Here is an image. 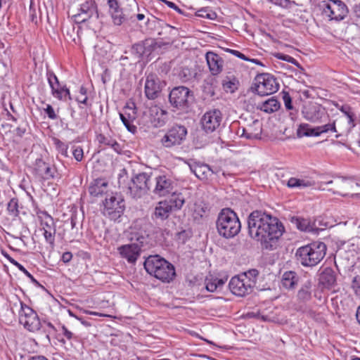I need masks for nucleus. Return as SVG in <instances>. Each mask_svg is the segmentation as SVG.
Listing matches in <instances>:
<instances>
[{
  "label": "nucleus",
  "instance_id": "nucleus-44",
  "mask_svg": "<svg viewBox=\"0 0 360 360\" xmlns=\"http://www.w3.org/2000/svg\"><path fill=\"white\" fill-rule=\"evenodd\" d=\"M269 1L271 2L272 4L280 6L283 8H291L292 5L294 4V1H292L290 0H268Z\"/></svg>",
  "mask_w": 360,
  "mask_h": 360
},
{
  "label": "nucleus",
  "instance_id": "nucleus-50",
  "mask_svg": "<svg viewBox=\"0 0 360 360\" xmlns=\"http://www.w3.org/2000/svg\"><path fill=\"white\" fill-rule=\"evenodd\" d=\"M44 110L46 113L49 118L51 120H56L57 118V115L53 107L50 104H47L46 107L44 109Z\"/></svg>",
  "mask_w": 360,
  "mask_h": 360
},
{
  "label": "nucleus",
  "instance_id": "nucleus-60",
  "mask_svg": "<svg viewBox=\"0 0 360 360\" xmlns=\"http://www.w3.org/2000/svg\"><path fill=\"white\" fill-rule=\"evenodd\" d=\"M162 1L168 7H169L178 12L181 11L180 8L174 2L169 1L167 0H162Z\"/></svg>",
  "mask_w": 360,
  "mask_h": 360
},
{
  "label": "nucleus",
  "instance_id": "nucleus-64",
  "mask_svg": "<svg viewBox=\"0 0 360 360\" xmlns=\"http://www.w3.org/2000/svg\"><path fill=\"white\" fill-rule=\"evenodd\" d=\"M30 360H48V359L44 356H32Z\"/></svg>",
  "mask_w": 360,
  "mask_h": 360
},
{
  "label": "nucleus",
  "instance_id": "nucleus-41",
  "mask_svg": "<svg viewBox=\"0 0 360 360\" xmlns=\"http://www.w3.org/2000/svg\"><path fill=\"white\" fill-rule=\"evenodd\" d=\"M241 275L245 276V278L248 280H250V281H252V283H253V288L255 287L257 282V278L259 275V271L257 269H250Z\"/></svg>",
  "mask_w": 360,
  "mask_h": 360
},
{
  "label": "nucleus",
  "instance_id": "nucleus-15",
  "mask_svg": "<svg viewBox=\"0 0 360 360\" xmlns=\"http://www.w3.org/2000/svg\"><path fill=\"white\" fill-rule=\"evenodd\" d=\"M46 78L51 90V95L54 98L60 101H66L68 97L70 99L71 98L70 90L65 85H63L59 82L57 76L53 71L47 70Z\"/></svg>",
  "mask_w": 360,
  "mask_h": 360
},
{
  "label": "nucleus",
  "instance_id": "nucleus-43",
  "mask_svg": "<svg viewBox=\"0 0 360 360\" xmlns=\"http://www.w3.org/2000/svg\"><path fill=\"white\" fill-rule=\"evenodd\" d=\"M318 129H320L321 134L323 133H328V131H337L335 121H333L332 123H328L322 126H319Z\"/></svg>",
  "mask_w": 360,
  "mask_h": 360
},
{
  "label": "nucleus",
  "instance_id": "nucleus-31",
  "mask_svg": "<svg viewBox=\"0 0 360 360\" xmlns=\"http://www.w3.org/2000/svg\"><path fill=\"white\" fill-rule=\"evenodd\" d=\"M108 184L102 179H96L92 182L89 188L91 195L98 196L105 193Z\"/></svg>",
  "mask_w": 360,
  "mask_h": 360
},
{
  "label": "nucleus",
  "instance_id": "nucleus-49",
  "mask_svg": "<svg viewBox=\"0 0 360 360\" xmlns=\"http://www.w3.org/2000/svg\"><path fill=\"white\" fill-rule=\"evenodd\" d=\"M39 163L41 164V166L44 167V173L42 174L44 177L46 179H49L50 177L53 178V174L50 167L41 160H39Z\"/></svg>",
  "mask_w": 360,
  "mask_h": 360
},
{
  "label": "nucleus",
  "instance_id": "nucleus-48",
  "mask_svg": "<svg viewBox=\"0 0 360 360\" xmlns=\"http://www.w3.org/2000/svg\"><path fill=\"white\" fill-rule=\"evenodd\" d=\"M72 155L77 161H78V162L82 161L83 159V155H84L82 148L79 146L74 148L73 151H72Z\"/></svg>",
  "mask_w": 360,
  "mask_h": 360
},
{
  "label": "nucleus",
  "instance_id": "nucleus-20",
  "mask_svg": "<svg viewBox=\"0 0 360 360\" xmlns=\"http://www.w3.org/2000/svg\"><path fill=\"white\" fill-rule=\"evenodd\" d=\"M222 120V115L219 110L214 109L207 111L201 118L202 129L207 133L213 132L219 126Z\"/></svg>",
  "mask_w": 360,
  "mask_h": 360
},
{
  "label": "nucleus",
  "instance_id": "nucleus-11",
  "mask_svg": "<svg viewBox=\"0 0 360 360\" xmlns=\"http://www.w3.org/2000/svg\"><path fill=\"white\" fill-rule=\"evenodd\" d=\"M124 200L120 195H111L107 197L103 203V213L110 219L115 220L123 213Z\"/></svg>",
  "mask_w": 360,
  "mask_h": 360
},
{
  "label": "nucleus",
  "instance_id": "nucleus-5",
  "mask_svg": "<svg viewBox=\"0 0 360 360\" xmlns=\"http://www.w3.org/2000/svg\"><path fill=\"white\" fill-rule=\"evenodd\" d=\"M326 252V245L321 242H316L299 248L296 257L302 266H314L323 259Z\"/></svg>",
  "mask_w": 360,
  "mask_h": 360
},
{
  "label": "nucleus",
  "instance_id": "nucleus-21",
  "mask_svg": "<svg viewBox=\"0 0 360 360\" xmlns=\"http://www.w3.org/2000/svg\"><path fill=\"white\" fill-rule=\"evenodd\" d=\"M136 110L134 103L127 104L123 111L120 112V119L127 130L133 134L136 131V127L133 124L136 119Z\"/></svg>",
  "mask_w": 360,
  "mask_h": 360
},
{
  "label": "nucleus",
  "instance_id": "nucleus-17",
  "mask_svg": "<svg viewBox=\"0 0 360 360\" xmlns=\"http://www.w3.org/2000/svg\"><path fill=\"white\" fill-rule=\"evenodd\" d=\"M109 13L114 25H120L127 20H134V13H128L127 8H121L117 0H108Z\"/></svg>",
  "mask_w": 360,
  "mask_h": 360
},
{
  "label": "nucleus",
  "instance_id": "nucleus-56",
  "mask_svg": "<svg viewBox=\"0 0 360 360\" xmlns=\"http://www.w3.org/2000/svg\"><path fill=\"white\" fill-rule=\"evenodd\" d=\"M127 172H126V170L125 169H122L120 172V174H119V177H118V181H119V184H120V186H124V181H125V179H127Z\"/></svg>",
  "mask_w": 360,
  "mask_h": 360
},
{
  "label": "nucleus",
  "instance_id": "nucleus-7",
  "mask_svg": "<svg viewBox=\"0 0 360 360\" xmlns=\"http://www.w3.org/2000/svg\"><path fill=\"white\" fill-rule=\"evenodd\" d=\"M323 13L330 20L341 21L347 16L349 10L341 0H328L323 2Z\"/></svg>",
  "mask_w": 360,
  "mask_h": 360
},
{
  "label": "nucleus",
  "instance_id": "nucleus-13",
  "mask_svg": "<svg viewBox=\"0 0 360 360\" xmlns=\"http://www.w3.org/2000/svg\"><path fill=\"white\" fill-rule=\"evenodd\" d=\"M76 23L86 22L98 18L97 5L95 1L90 0L82 4L78 13L72 15Z\"/></svg>",
  "mask_w": 360,
  "mask_h": 360
},
{
  "label": "nucleus",
  "instance_id": "nucleus-37",
  "mask_svg": "<svg viewBox=\"0 0 360 360\" xmlns=\"http://www.w3.org/2000/svg\"><path fill=\"white\" fill-rule=\"evenodd\" d=\"M300 128L304 131L303 135L306 136H319L321 135L320 129H318V127L311 128L307 124L300 125Z\"/></svg>",
  "mask_w": 360,
  "mask_h": 360
},
{
  "label": "nucleus",
  "instance_id": "nucleus-26",
  "mask_svg": "<svg viewBox=\"0 0 360 360\" xmlns=\"http://www.w3.org/2000/svg\"><path fill=\"white\" fill-rule=\"evenodd\" d=\"M243 133L248 139H259L262 134V124L258 120L243 128Z\"/></svg>",
  "mask_w": 360,
  "mask_h": 360
},
{
  "label": "nucleus",
  "instance_id": "nucleus-33",
  "mask_svg": "<svg viewBox=\"0 0 360 360\" xmlns=\"http://www.w3.org/2000/svg\"><path fill=\"white\" fill-rule=\"evenodd\" d=\"M172 195L169 200L167 202H169V204L172 207V210H179L181 208L183 205L184 204L185 200L181 193H176L172 191Z\"/></svg>",
  "mask_w": 360,
  "mask_h": 360
},
{
  "label": "nucleus",
  "instance_id": "nucleus-14",
  "mask_svg": "<svg viewBox=\"0 0 360 360\" xmlns=\"http://www.w3.org/2000/svg\"><path fill=\"white\" fill-rule=\"evenodd\" d=\"M150 176L148 173L142 172L136 174L131 179L128 186L131 194L134 198H140L150 189Z\"/></svg>",
  "mask_w": 360,
  "mask_h": 360
},
{
  "label": "nucleus",
  "instance_id": "nucleus-62",
  "mask_svg": "<svg viewBox=\"0 0 360 360\" xmlns=\"http://www.w3.org/2000/svg\"><path fill=\"white\" fill-rule=\"evenodd\" d=\"M216 280V283L217 285L218 288L221 289L224 285L226 279L214 278Z\"/></svg>",
  "mask_w": 360,
  "mask_h": 360
},
{
  "label": "nucleus",
  "instance_id": "nucleus-9",
  "mask_svg": "<svg viewBox=\"0 0 360 360\" xmlns=\"http://www.w3.org/2000/svg\"><path fill=\"white\" fill-rule=\"evenodd\" d=\"M304 118L312 123L319 124L328 119L329 115L324 107L317 103L309 102L302 110Z\"/></svg>",
  "mask_w": 360,
  "mask_h": 360
},
{
  "label": "nucleus",
  "instance_id": "nucleus-61",
  "mask_svg": "<svg viewBox=\"0 0 360 360\" xmlns=\"http://www.w3.org/2000/svg\"><path fill=\"white\" fill-rule=\"evenodd\" d=\"M76 100L79 103L87 105L88 97L86 95H79Z\"/></svg>",
  "mask_w": 360,
  "mask_h": 360
},
{
  "label": "nucleus",
  "instance_id": "nucleus-51",
  "mask_svg": "<svg viewBox=\"0 0 360 360\" xmlns=\"http://www.w3.org/2000/svg\"><path fill=\"white\" fill-rule=\"evenodd\" d=\"M283 100L284 102L285 107L288 110H292V99L291 97L288 94H285L283 96Z\"/></svg>",
  "mask_w": 360,
  "mask_h": 360
},
{
  "label": "nucleus",
  "instance_id": "nucleus-12",
  "mask_svg": "<svg viewBox=\"0 0 360 360\" xmlns=\"http://www.w3.org/2000/svg\"><path fill=\"white\" fill-rule=\"evenodd\" d=\"M155 186L153 193L158 196H165L171 193L176 186L172 174L160 173L155 177Z\"/></svg>",
  "mask_w": 360,
  "mask_h": 360
},
{
  "label": "nucleus",
  "instance_id": "nucleus-36",
  "mask_svg": "<svg viewBox=\"0 0 360 360\" xmlns=\"http://www.w3.org/2000/svg\"><path fill=\"white\" fill-rule=\"evenodd\" d=\"M295 223L297 229L301 231H311L313 230L312 225L309 219L297 218L296 219Z\"/></svg>",
  "mask_w": 360,
  "mask_h": 360
},
{
  "label": "nucleus",
  "instance_id": "nucleus-57",
  "mask_svg": "<svg viewBox=\"0 0 360 360\" xmlns=\"http://www.w3.org/2000/svg\"><path fill=\"white\" fill-rule=\"evenodd\" d=\"M347 117L348 119L349 129H351L355 127V115L354 112H351Z\"/></svg>",
  "mask_w": 360,
  "mask_h": 360
},
{
  "label": "nucleus",
  "instance_id": "nucleus-53",
  "mask_svg": "<svg viewBox=\"0 0 360 360\" xmlns=\"http://www.w3.org/2000/svg\"><path fill=\"white\" fill-rule=\"evenodd\" d=\"M20 271H22L26 276L30 278L32 281L37 282L33 276L22 265L19 263V265L16 266Z\"/></svg>",
  "mask_w": 360,
  "mask_h": 360
},
{
  "label": "nucleus",
  "instance_id": "nucleus-18",
  "mask_svg": "<svg viewBox=\"0 0 360 360\" xmlns=\"http://www.w3.org/2000/svg\"><path fill=\"white\" fill-rule=\"evenodd\" d=\"M192 95L188 88L180 86L174 87L170 92L169 99L171 105L177 109L188 106V99Z\"/></svg>",
  "mask_w": 360,
  "mask_h": 360
},
{
  "label": "nucleus",
  "instance_id": "nucleus-27",
  "mask_svg": "<svg viewBox=\"0 0 360 360\" xmlns=\"http://www.w3.org/2000/svg\"><path fill=\"white\" fill-rule=\"evenodd\" d=\"M191 172L200 179H207L213 172L207 165L194 164L189 165Z\"/></svg>",
  "mask_w": 360,
  "mask_h": 360
},
{
  "label": "nucleus",
  "instance_id": "nucleus-40",
  "mask_svg": "<svg viewBox=\"0 0 360 360\" xmlns=\"http://www.w3.org/2000/svg\"><path fill=\"white\" fill-rule=\"evenodd\" d=\"M18 200L15 198H12L7 207V210L8 213L14 217L17 216L18 214Z\"/></svg>",
  "mask_w": 360,
  "mask_h": 360
},
{
  "label": "nucleus",
  "instance_id": "nucleus-32",
  "mask_svg": "<svg viewBox=\"0 0 360 360\" xmlns=\"http://www.w3.org/2000/svg\"><path fill=\"white\" fill-rule=\"evenodd\" d=\"M257 109H259L266 113H272L277 111L280 108V103L277 99L274 98H269L264 102H262L257 105Z\"/></svg>",
  "mask_w": 360,
  "mask_h": 360
},
{
  "label": "nucleus",
  "instance_id": "nucleus-10",
  "mask_svg": "<svg viewBox=\"0 0 360 360\" xmlns=\"http://www.w3.org/2000/svg\"><path fill=\"white\" fill-rule=\"evenodd\" d=\"M255 91L262 96H267L276 93L279 88L276 79L269 74H261L255 77Z\"/></svg>",
  "mask_w": 360,
  "mask_h": 360
},
{
  "label": "nucleus",
  "instance_id": "nucleus-58",
  "mask_svg": "<svg viewBox=\"0 0 360 360\" xmlns=\"http://www.w3.org/2000/svg\"><path fill=\"white\" fill-rule=\"evenodd\" d=\"M72 258V254L70 252H65L63 254L61 260L64 263L69 262Z\"/></svg>",
  "mask_w": 360,
  "mask_h": 360
},
{
  "label": "nucleus",
  "instance_id": "nucleus-1",
  "mask_svg": "<svg viewBox=\"0 0 360 360\" xmlns=\"http://www.w3.org/2000/svg\"><path fill=\"white\" fill-rule=\"evenodd\" d=\"M248 233L251 238L264 244L266 248L277 241L285 229L279 219L262 211L252 212L248 220Z\"/></svg>",
  "mask_w": 360,
  "mask_h": 360
},
{
  "label": "nucleus",
  "instance_id": "nucleus-6",
  "mask_svg": "<svg viewBox=\"0 0 360 360\" xmlns=\"http://www.w3.org/2000/svg\"><path fill=\"white\" fill-rule=\"evenodd\" d=\"M18 311L19 323L30 332H37L41 328V321L37 313L27 304L20 302Z\"/></svg>",
  "mask_w": 360,
  "mask_h": 360
},
{
  "label": "nucleus",
  "instance_id": "nucleus-38",
  "mask_svg": "<svg viewBox=\"0 0 360 360\" xmlns=\"http://www.w3.org/2000/svg\"><path fill=\"white\" fill-rule=\"evenodd\" d=\"M43 231V235L46 243H48L51 246V248H53L55 244L56 229H46L44 227V230Z\"/></svg>",
  "mask_w": 360,
  "mask_h": 360
},
{
  "label": "nucleus",
  "instance_id": "nucleus-22",
  "mask_svg": "<svg viewBox=\"0 0 360 360\" xmlns=\"http://www.w3.org/2000/svg\"><path fill=\"white\" fill-rule=\"evenodd\" d=\"M165 84L156 76L148 75L145 83V94L148 99L153 100L158 97Z\"/></svg>",
  "mask_w": 360,
  "mask_h": 360
},
{
  "label": "nucleus",
  "instance_id": "nucleus-54",
  "mask_svg": "<svg viewBox=\"0 0 360 360\" xmlns=\"http://www.w3.org/2000/svg\"><path fill=\"white\" fill-rule=\"evenodd\" d=\"M61 331L63 335L68 340H70L74 338V334L70 331L65 326H61Z\"/></svg>",
  "mask_w": 360,
  "mask_h": 360
},
{
  "label": "nucleus",
  "instance_id": "nucleus-52",
  "mask_svg": "<svg viewBox=\"0 0 360 360\" xmlns=\"http://www.w3.org/2000/svg\"><path fill=\"white\" fill-rule=\"evenodd\" d=\"M226 51L231 53V54L236 56V57H238L242 60H249V58H247L243 53H240V51H238L237 50L226 49Z\"/></svg>",
  "mask_w": 360,
  "mask_h": 360
},
{
  "label": "nucleus",
  "instance_id": "nucleus-59",
  "mask_svg": "<svg viewBox=\"0 0 360 360\" xmlns=\"http://www.w3.org/2000/svg\"><path fill=\"white\" fill-rule=\"evenodd\" d=\"M129 7H130L129 9L127 8L128 13H134L135 14L136 11H137L139 10V6L136 2H132V4H130Z\"/></svg>",
  "mask_w": 360,
  "mask_h": 360
},
{
  "label": "nucleus",
  "instance_id": "nucleus-47",
  "mask_svg": "<svg viewBox=\"0 0 360 360\" xmlns=\"http://www.w3.org/2000/svg\"><path fill=\"white\" fill-rule=\"evenodd\" d=\"M352 288L355 294L360 296V276H355L352 282Z\"/></svg>",
  "mask_w": 360,
  "mask_h": 360
},
{
  "label": "nucleus",
  "instance_id": "nucleus-25",
  "mask_svg": "<svg viewBox=\"0 0 360 360\" xmlns=\"http://www.w3.org/2000/svg\"><path fill=\"white\" fill-rule=\"evenodd\" d=\"M150 121L154 127H161L167 122V112L158 105H153L149 108Z\"/></svg>",
  "mask_w": 360,
  "mask_h": 360
},
{
  "label": "nucleus",
  "instance_id": "nucleus-30",
  "mask_svg": "<svg viewBox=\"0 0 360 360\" xmlns=\"http://www.w3.org/2000/svg\"><path fill=\"white\" fill-rule=\"evenodd\" d=\"M169 202L167 200L160 201L155 209V215L161 219H167L172 211Z\"/></svg>",
  "mask_w": 360,
  "mask_h": 360
},
{
  "label": "nucleus",
  "instance_id": "nucleus-24",
  "mask_svg": "<svg viewBox=\"0 0 360 360\" xmlns=\"http://www.w3.org/2000/svg\"><path fill=\"white\" fill-rule=\"evenodd\" d=\"M337 285L335 271L330 268L324 269L319 276V286L323 290H333Z\"/></svg>",
  "mask_w": 360,
  "mask_h": 360
},
{
  "label": "nucleus",
  "instance_id": "nucleus-42",
  "mask_svg": "<svg viewBox=\"0 0 360 360\" xmlns=\"http://www.w3.org/2000/svg\"><path fill=\"white\" fill-rule=\"evenodd\" d=\"M55 145L58 150L60 151V153L64 155L65 157L68 156V146L60 141L59 139H55L54 140Z\"/></svg>",
  "mask_w": 360,
  "mask_h": 360
},
{
  "label": "nucleus",
  "instance_id": "nucleus-34",
  "mask_svg": "<svg viewBox=\"0 0 360 360\" xmlns=\"http://www.w3.org/2000/svg\"><path fill=\"white\" fill-rule=\"evenodd\" d=\"M98 142L104 146L112 148L115 152L119 153L121 150L120 144L110 136H105L103 134L98 136Z\"/></svg>",
  "mask_w": 360,
  "mask_h": 360
},
{
  "label": "nucleus",
  "instance_id": "nucleus-39",
  "mask_svg": "<svg viewBox=\"0 0 360 360\" xmlns=\"http://www.w3.org/2000/svg\"><path fill=\"white\" fill-rule=\"evenodd\" d=\"M238 82L236 79L224 80L223 87L227 92L233 93L238 89Z\"/></svg>",
  "mask_w": 360,
  "mask_h": 360
},
{
  "label": "nucleus",
  "instance_id": "nucleus-19",
  "mask_svg": "<svg viewBox=\"0 0 360 360\" xmlns=\"http://www.w3.org/2000/svg\"><path fill=\"white\" fill-rule=\"evenodd\" d=\"M335 184L336 190L335 189H328V191L330 192H332L333 194L338 195L340 196L346 197L349 195V193L345 192L342 193L339 190L345 191H349L354 189V186H359V184L357 183H355L354 181H352L350 179H347L345 177H338L335 181H328L326 182H321L320 184L319 189L324 191L326 190L324 188H322L321 186L323 184Z\"/></svg>",
  "mask_w": 360,
  "mask_h": 360
},
{
  "label": "nucleus",
  "instance_id": "nucleus-35",
  "mask_svg": "<svg viewBox=\"0 0 360 360\" xmlns=\"http://www.w3.org/2000/svg\"><path fill=\"white\" fill-rule=\"evenodd\" d=\"M297 297L300 300L306 302L311 298V285L309 283L305 284L297 292Z\"/></svg>",
  "mask_w": 360,
  "mask_h": 360
},
{
  "label": "nucleus",
  "instance_id": "nucleus-29",
  "mask_svg": "<svg viewBox=\"0 0 360 360\" xmlns=\"http://www.w3.org/2000/svg\"><path fill=\"white\" fill-rule=\"evenodd\" d=\"M298 281L299 278L297 274L295 271H288L283 274L281 284L286 289H292L297 285Z\"/></svg>",
  "mask_w": 360,
  "mask_h": 360
},
{
  "label": "nucleus",
  "instance_id": "nucleus-2",
  "mask_svg": "<svg viewBox=\"0 0 360 360\" xmlns=\"http://www.w3.org/2000/svg\"><path fill=\"white\" fill-rule=\"evenodd\" d=\"M148 224L141 223L140 226H144V230L140 232L136 231V226L132 228L130 232L129 239L131 243L123 245L117 248V251L122 257L126 259L129 263H135L140 256L141 248L146 243L148 234L146 231V226Z\"/></svg>",
  "mask_w": 360,
  "mask_h": 360
},
{
  "label": "nucleus",
  "instance_id": "nucleus-23",
  "mask_svg": "<svg viewBox=\"0 0 360 360\" xmlns=\"http://www.w3.org/2000/svg\"><path fill=\"white\" fill-rule=\"evenodd\" d=\"M205 60L212 75L217 76L222 72L224 61L219 55L213 51H207L205 54Z\"/></svg>",
  "mask_w": 360,
  "mask_h": 360
},
{
  "label": "nucleus",
  "instance_id": "nucleus-46",
  "mask_svg": "<svg viewBox=\"0 0 360 360\" xmlns=\"http://www.w3.org/2000/svg\"><path fill=\"white\" fill-rule=\"evenodd\" d=\"M41 224L42 226V229L43 230H44V227L46 229H55L54 223H53V219L49 215L46 216V219L41 221Z\"/></svg>",
  "mask_w": 360,
  "mask_h": 360
},
{
  "label": "nucleus",
  "instance_id": "nucleus-63",
  "mask_svg": "<svg viewBox=\"0 0 360 360\" xmlns=\"http://www.w3.org/2000/svg\"><path fill=\"white\" fill-rule=\"evenodd\" d=\"M353 11L355 16L360 18V4L354 6Z\"/></svg>",
  "mask_w": 360,
  "mask_h": 360
},
{
  "label": "nucleus",
  "instance_id": "nucleus-28",
  "mask_svg": "<svg viewBox=\"0 0 360 360\" xmlns=\"http://www.w3.org/2000/svg\"><path fill=\"white\" fill-rule=\"evenodd\" d=\"M314 182L308 178L291 177L288 179L287 186L290 188L304 189L313 186Z\"/></svg>",
  "mask_w": 360,
  "mask_h": 360
},
{
  "label": "nucleus",
  "instance_id": "nucleus-55",
  "mask_svg": "<svg viewBox=\"0 0 360 360\" xmlns=\"http://www.w3.org/2000/svg\"><path fill=\"white\" fill-rule=\"evenodd\" d=\"M339 110L347 117L351 112H353L352 108L349 105H342Z\"/></svg>",
  "mask_w": 360,
  "mask_h": 360
},
{
  "label": "nucleus",
  "instance_id": "nucleus-8",
  "mask_svg": "<svg viewBox=\"0 0 360 360\" xmlns=\"http://www.w3.org/2000/svg\"><path fill=\"white\" fill-rule=\"evenodd\" d=\"M187 129L181 125H175L169 129L161 138L162 146L167 148L180 146L185 140Z\"/></svg>",
  "mask_w": 360,
  "mask_h": 360
},
{
  "label": "nucleus",
  "instance_id": "nucleus-45",
  "mask_svg": "<svg viewBox=\"0 0 360 360\" xmlns=\"http://www.w3.org/2000/svg\"><path fill=\"white\" fill-rule=\"evenodd\" d=\"M206 289L210 292H214L219 289L214 278L206 279Z\"/></svg>",
  "mask_w": 360,
  "mask_h": 360
},
{
  "label": "nucleus",
  "instance_id": "nucleus-3",
  "mask_svg": "<svg viewBox=\"0 0 360 360\" xmlns=\"http://www.w3.org/2000/svg\"><path fill=\"white\" fill-rule=\"evenodd\" d=\"M146 271L162 282L169 283L176 273L174 266L159 255H150L144 262Z\"/></svg>",
  "mask_w": 360,
  "mask_h": 360
},
{
  "label": "nucleus",
  "instance_id": "nucleus-4",
  "mask_svg": "<svg viewBox=\"0 0 360 360\" xmlns=\"http://www.w3.org/2000/svg\"><path fill=\"white\" fill-rule=\"evenodd\" d=\"M218 233L225 238H231L240 231L241 224L238 215L230 208L222 209L216 221Z\"/></svg>",
  "mask_w": 360,
  "mask_h": 360
},
{
  "label": "nucleus",
  "instance_id": "nucleus-16",
  "mask_svg": "<svg viewBox=\"0 0 360 360\" xmlns=\"http://www.w3.org/2000/svg\"><path fill=\"white\" fill-rule=\"evenodd\" d=\"M229 286L233 294L243 297L252 291L253 283L248 280L245 276L238 275L231 279Z\"/></svg>",
  "mask_w": 360,
  "mask_h": 360
}]
</instances>
